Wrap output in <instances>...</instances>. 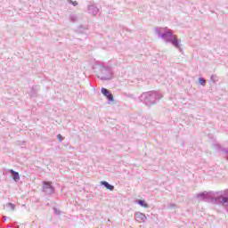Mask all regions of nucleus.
Here are the masks:
<instances>
[{
    "instance_id": "nucleus-4",
    "label": "nucleus",
    "mask_w": 228,
    "mask_h": 228,
    "mask_svg": "<svg viewBox=\"0 0 228 228\" xmlns=\"http://www.w3.org/2000/svg\"><path fill=\"white\" fill-rule=\"evenodd\" d=\"M10 172L12 175V179L14 181H19V179L20 178V176L19 175V173L15 172L13 169H11Z\"/></svg>"
},
{
    "instance_id": "nucleus-7",
    "label": "nucleus",
    "mask_w": 228,
    "mask_h": 228,
    "mask_svg": "<svg viewBox=\"0 0 228 228\" xmlns=\"http://www.w3.org/2000/svg\"><path fill=\"white\" fill-rule=\"evenodd\" d=\"M138 204H139L140 206H142V208H149V205L147 204V202H145V200H140L138 201Z\"/></svg>"
},
{
    "instance_id": "nucleus-11",
    "label": "nucleus",
    "mask_w": 228,
    "mask_h": 228,
    "mask_svg": "<svg viewBox=\"0 0 228 228\" xmlns=\"http://www.w3.org/2000/svg\"><path fill=\"white\" fill-rule=\"evenodd\" d=\"M57 138H58V140L60 141V142H61V140H63V137L61 136V134H58L57 135Z\"/></svg>"
},
{
    "instance_id": "nucleus-3",
    "label": "nucleus",
    "mask_w": 228,
    "mask_h": 228,
    "mask_svg": "<svg viewBox=\"0 0 228 228\" xmlns=\"http://www.w3.org/2000/svg\"><path fill=\"white\" fill-rule=\"evenodd\" d=\"M101 184H102V186H105V188L107 190H110V191H113L115 186L109 184L108 182H101Z\"/></svg>"
},
{
    "instance_id": "nucleus-13",
    "label": "nucleus",
    "mask_w": 228,
    "mask_h": 228,
    "mask_svg": "<svg viewBox=\"0 0 228 228\" xmlns=\"http://www.w3.org/2000/svg\"><path fill=\"white\" fill-rule=\"evenodd\" d=\"M167 35H172V32L171 31H168L167 33Z\"/></svg>"
},
{
    "instance_id": "nucleus-8",
    "label": "nucleus",
    "mask_w": 228,
    "mask_h": 228,
    "mask_svg": "<svg viewBox=\"0 0 228 228\" xmlns=\"http://www.w3.org/2000/svg\"><path fill=\"white\" fill-rule=\"evenodd\" d=\"M199 83L201 84L202 86L206 85V80L204 78H200Z\"/></svg>"
},
{
    "instance_id": "nucleus-10",
    "label": "nucleus",
    "mask_w": 228,
    "mask_h": 228,
    "mask_svg": "<svg viewBox=\"0 0 228 228\" xmlns=\"http://www.w3.org/2000/svg\"><path fill=\"white\" fill-rule=\"evenodd\" d=\"M8 206L12 209H15V205H13L12 203H8Z\"/></svg>"
},
{
    "instance_id": "nucleus-5",
    "label": "nucleus",
    "mask_w": 228,
    "mask_h": 228,
    "mask_svg": "<svg viewBox=\"0 0 228 228\" xmlns=\"http://www.w3.org/2000/svg\"><path fill=\"white\" fill-rule=\"evenodd\" d=\"M170 42L173 44V45H175V47H179V40H177V37L175 36Z\"/></svg>"
},
{
    "instance_id": "nucleus-1",
    "label": "nucleus",
    "mask_w": 228,
    "mask_h": 228,
    "mask_svg": "<svg viewBox=\"0 0 228 228\" xmlns=\"http://www.w3.org/2000/svg\"><path fill=\"white\" fill-rule=\"evenodd\" d=\"M135 220L139 222V224H143V222H146L147 216L142 212H137L135 213Z\"/></svg>"
},
{
    "instance_id": "nucleus-2",
    "label": "nucleus",
    "mask_w": 228,
    "mask_h": 228,
    "mask_svg": "<svg viewBox=\"0 0 228 228\" xmlns=\"http://www.w3.org/2000/svg\"><path fill=\"white\" fill-rule=\"evenodd\" d=\"M102 94L107 97V99H109V101H110L112 102V101H114V97L113 94H111V92H110L108 89L106 88H102Z\"/></svg>"
},
{
    "instance_id": "nucleus-6",
    "label": "nucleus",
    "mask_w": 228,
    "mask_h": 228,
    "mask_svg": "<svg viewBox=\"0 0 228 228\" xmlns=\"http://www.w3.org/2000/svg\"><path fill=\"white\" fill-rule=\"evenodd\" d=\"M53 183L51 182H44V190L53 189Z\"/></svg>"
},
{
    "instance_id": "nucleus-14",
    "label": "nucleus",
    "mask_w": 228,
    "mask_h": 228,
    "mask_svg": "<svg viewBox=\"0 0 228 228\" xmlns=\"http://www.w3.org/2000/svg\"><path fill=\"white\" fill-rule=\"evenodd\" d=\"M163 37H167V35H163Z\"/></svg>"
},
{
    "instance_id": "nucleus-12",
    "label": "nucleus",
    "mask_w": 228,
    "mask_h": 228,
    "mask_svg": "<svg viewBox=\"0 0 228 228\" xmlns=\"http://www.w3.org/2000/svg\"><path fill=\"white\" fill-rule=\"evenodd\" d=\"M227 198H223V202L225 204V202H227Z\"/></svg>"
},
{
    "instance_id": "nucleus-9",
    "label": "nucleus",
    "mask_w": 228,
    "mask_h": 228,
    "mask_svg": "<svg viewBox=\"0 0 228 228\" xmlns=\"http://www.w3.org/2000/svg\"><path fill=\"white\" fill-rule=\"evenodd\" d=\"M69 4H73V6H77V2H76V1L70 0V1H69Z\"/></svg>"
}]
</instances>
